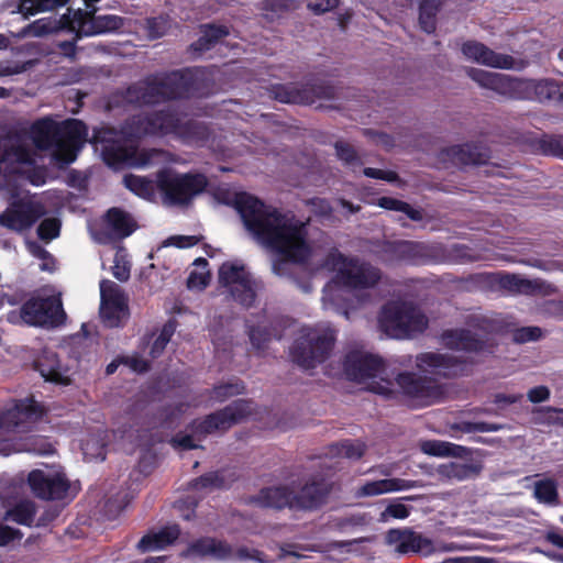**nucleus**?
<instances>
[{"label": "nucleus", "mask_w": 563, "mask_h": 563, "mask_svg": "<svg viewBox=\"0 0 563 563\" xmlns=\"http://www.w3.org/2000/svg\"><path fill=\"white\" fill-rule=\"evenodd\" d=\"M235 207L253 240L280 256L282 260L274 261L272 266L276 275L286 274L287 262L302 263L310 257L311 246L305 222L280 213L247 194L236 197Z\"/></svg>", "instance_id": "obj_1"}, {"label": "nucleus", "mask_w": 563, "mask_h": 563, "mask_svg": "<svg viewBox=\"0 0 563 563\" xmlns=\"http://www.w3.org/2000/svg\"><path fill=\"white\" fill-rule=\"evenodd\" d=\"M344 373L349 379L364 384L375 394L390 399L401 395L416 406L431 405L439 397L432 382L417 378L413 374L402 373L395 382L390 380L383 360L362 350L352 351L345 356Z\"/></svg>", "instance_id": "obj_2"}, {"label": "nucleus", "mask_w": 563, "mask_h": 563, "mask_svg": "<svg viewBox=\"0 0 563 563\" xmlns=\"http://www.w3.org/2000/svg\"><path fill=\"white\" fill-rule=\"evenodd\" d=\"M323 267L334 273L333 280L323 288V308L346 318L350 317L349 309H355L369 300V290L380 278L377 268L357 258L345 257L336 250L328 254Z\"/></svg>", "instance_id": "obj_3"}, {"label": "nucleus", "mask_w": 563, "mask_h": 563, "mask_svg": "<svg viewBox=\"0 0 563 563\" xmlns=\"http://www.w3.org/2000/svg\"><path fill=\"white\" fill-rule=\"evenodd\" d=\"M124 186L134 195L152 200L155 189L158 188L167 205H183L203 191L207 179L201 174H177L170 169L162 170L157 175L156 184L143 176L125 175Z\"/></svg>", "instance_id": "obj_4"}, {"label": "nucleus", "mask_w": 563, "mask_h": 563, "mask_svg": "<svg viewBox=\"0 0 563 563\" xmlns=\"http://www.w3.org/2000/svg\"><path fill=\"white\" fill-rule=\"evenodd\" d=\"M87 135L86 125L76 119L58 124L51 118H43L30 129V136L36 148L51 150L57 161L66 164L76 159Z\"/></svg>", "instance_id": "obj_5"}, {"label": "nucleus", "mask_w": 563, "mask_h": 563, "mask_svg": "<svg viewBox=\"0 0 563 563\" xmlns=\"http://www.w3.org/2000/svg\"><path fill=\"white\" fill-rule=\"evenodd\" d=\"M466 74L482 88L501 96L538 101L563 100V81L511 78L508 75L467 67Z\"/></svg>", "instance_id": "obj_6"}, {"label": "nucleus", "mask_w": 563, "mask_h": 563, "mask_svg": "<svg viewBox=\"0 0 563 563\" xmlns=\"http://www.w3.org/2000/svg\"><path fill=\"white\" fill-rule=\"evenodd\" d=\"M442 343L451 352H427L417 356L416 363L420 372L433 376H453L463 373L466 360L456 355L459 352L482 350L483 343L468 331L451 330L442 334Z\"/></svg>", "instance_id": "obj_7"}, {"label": "nucleus", "mask_w": 563, "mask_h": 563, "mask_svg": "<svg viewBox=\"0 0 563 563\" xmlns=\"http://www.w3.org/2000/svg\"><path fill=\"white\" fill-rule=\"evenodd\" d=\"M124 133L135 137L146 134H174L185 142L192 144L205 142L209 135L208 129L201 123L186 115L179 117L174 112L153 113L144 121H133L132 125Z\"/></svg>", "instance_id": "obj_8"}, {"label": "nucleus", "mask_w": 563, "mask_h": 563, "mask_svg": "<svg viewBox=\"0 0 563 563\" xmlns=\"http://www.w3.org/2000/svg\"><path fill=\"white\" fill-rule=\"evenodd\" d=\"M43 410L33 399L11 401L0 408V455H10L20 451H32L37 454H47L49 449H35L29 445H19L13 442L10 434L37 420Z\"/></svg>", "instance_id": "obj_9"}, {"label": "nucleus", "mask_w": 563, "mask_h": 563, "mask_svg": "<svg viewBox=\"0 0 563 563\" xmlns=\"http://www.w3.org/2000/svg\"><path fill=\"white\" fill-rule=\"evenodd\" d=\"M194 76L191 70L156 76L129 88L126 100L139 106L158 103L165 99L189 96Z\"/></svg>", "instance_id": "obj_10"}, {"label": "nucleus", "mask_w": 563, "mask_h": 563, "mask_svg": "<svg viewBox=\"0 0 563 563\" xmlns=\"http://www.w3.org/2000/svg\"><path fill=\"white\" fill-rule=\"evenodd\" d=\"M254 411V405L247 400H236L213 415L207 417L206 420L195 423L192 434H178L173 439V445L183 450H191L198 448L197 441L200 435L212 433L214 431H224L233 424L242 421L251 416Z\"/></svg>", "instance_id": "obj_11"}, {"label": "nucleus", "mask_w": 563, "mask_h": 563, "mask_svg": "<svg viewBox=\"0 0 563 563\" xmlns=\"http://www.w3.org/2000/svg\"><path fill=\"white\" fill-rule=\"evenodd\" d=\"M378 325L389 338L407 339L422 332L428 325V319L412 303L393 301L382 309Z\"/></svg>", "instance_id": "obj_12"}, {"label": "nucleus", "mask_w": 563, "mask_h": 563, "mask_svg": "<svg viewBox=\"0 0 563 563\" xmlns=\"http://www.w3.org/2000/svg\"><path fill=\"white\" fill-rule=\"evenodd\" d=\"M334 339V331L328 325L302 328L299 339L290 350L291 358L302 368H313L328 357Z\"/></svg>", "instance_id": "obj_13"}, {"label": "nucleus", "mask_w": 563, "mask_h": 563, "mask_svg": "<svg viewBox=\"0 0 563 563\" xmlns=\"http://www.w3.org/2000/svg\"><path fill=\"white\" fill-rule=\"evenodd\" d=\"M219 283L233 300L244 307L252 306L262 289V284L239 262H227L220 266Z\"/></svg>", "instance_id": "obj_14"}, {"label": "nucleus", "mask_w": 563, "mask_h": 563, "mask_svg": "<svg viewBox=\"0 0 563 563\" xmlns=\"http://www.w3.org/2000/svg\"><path fill=\"white\" fill-rule=\"evenodd\" d=\"M65 318L59 295L32 298L22 306L20 314L15 312L8 314L10 322L15 323L21 319L24 323L35 327H57L64 322Z\"/></svg>", "instance_id": "obj_15"}, {"label": "nucleus", "mask_w": 563, "mask_h": 563, "mask_svg": "<svg viewBox=\"0 0 563 563\" xmlns=\"http://www.w3.org/2000/svg\"><path fill=\"white\" fill-rule=\"evenodd\" d=\"M35 163V153L20 137L0 140V187L9 185L13 174H24Z\"/></svg>", "instance_id": "obj_16"}, {"label": "nucleus", "mask_w": 563, "mask_h": 563, "mask_svg": "<svg viewBox=\"0 0 563 563\" xmlns=\"http://www.w3.org/2000/svg\"><path fill=\"white\" fill-rule=\"evenodd\" d=\"M97 8L78 9L69 12V27L77 33V36H93L119 30L123 20L118 15H95Z\"/></svg>", "instance_id": "obj_17"}, {"label": "nucleus", "mask_w": 563, "mask_h": 563, "mask_svg": "<svg viewBox=\"0 0 563 563\" xmlns=\"http://www.w3.org/2000/svg\"><path fill=\"white\" fill-rule=\"evenodd\" d=\"M46 212L34 198H22L0 214V224L15 231L31 228Z\"/></svg>", "instance_id": "obj_18"}, {"label": "nucleus", "mask_w": 563, "mask_h": 563, "mask_svg": "<svg viewBox=\"0 0 563 563\" xmlns=\"http://www.w3.org/2000/svg\"><path fill=\"white\" fill-rule=\"evenodd\" d=\"M27 482L32 492L42 499H62L69 487L65 476L52 468L32 471Z\"/></svg>", "instance_id": "obj_19"}, {"label": "nucleus", "mask_w": 563, "mask_h": 563, "mask_svg": "<svg viewBox=\"0 0 563 563\" xmlns=\"http://www.w3.org/2000/svg\"><path fill=\"white\" fill-rule=\"evenodd\" d=\"M100 314L110 327H118L128 314V302L121 287L103 279L100 283Z\"/></svg>", "instance_id": "obj_20"}, {"label": "nucleus", "mask_w": 563, "mask_h": 563, "mask_svg": "<svg viewBox=\"0 0 563 563\" xmlns=\"http://www.w3.org/2000/svg\"><path fill=\"white\" fill-rule=\"evenodd\" d=\"M463 56L471 62L493 68H517L519 65L509 55L498 54L476 41H467L461 47Z\"/></svg>", "instance_id": "obj_21"}, {"label": "nucleus", "mask_w": 563, "mask_h": 563, "mask_svg": "<svg viewBox=\"0 0 563 563\" xmlns=\"http://www.w3.org/2000/svg\"><path fill=\"white\" fill-rule=\"evenodd\" d=\"M104 159L109 165L119 164L131 167H145L150 165L159 153L155 150L145 151L130 144L129 146L104 147Z\"/></svg>", "instance_id": "obj_22"}, {"label": "nucleus", "mask_w": 563, "mask_h": 563, "mask_svg": "<svg viewBox=\"0 0 563 563\" xmlns=\"http://www.w3.org/2000/svg\"><path fill=\"white\" fill-rule=\"evenodd\" d=\"M386 543L398 554L420 552L427 554L431 550V542L421 534L410 529H390L386 537Z\"/></svg>", "instance_id": "obj_23"}, {"label": "nucleus", "mask_w": 563, "mask_h": 563, "mask_svg": "<svg viewBox=\"0 0 563 563\" xmlns=\"http://www.w3.org/2000/svg\"><path fill=\"white\" fill-rule=\"evenodd\" d=\"M37 366L45 380L62 385L70 383V366L64 364L56 352L45 350L37 362Z\"/></svg>", "instance_id": "obj_24"}, {"label": "nucleus", "mask_w": 563, "mask_h": 563, "mask_svg": "<svg viewBox=\"0 0 563 563\" xmlns=\"http://www.w3.org/2000/svg\"><path fill=\"white\" fill-rule=\"evenodd\" d=\"M418 482L402 478H384L369 481L361 485L355 495L357 497H373L389 493L404 492L418 487Z\"/></svg>", "instance_id": "obj_25"}, {"label": "nucleus", "mask_w": 563, "mask_h": 563, "mask_svg": "<svg viewBox=\"0 0 563 563\" xmlns=\"http://www.w3.org/2000/svg\"><path fill=\"white\" fill-rule=\"evenodd\" d=\"M330 492V485L321 481L307 483L298 495H292L295 509H316L321 506Z\"/></svg>", "instance_id": "obj_26"}, {"label": "nucleus", "mask_w": 563, "mask_h": 563, "mask_svg": "<svg viewBox=\"0 0 563 563\" xmlns=\"http://www.w3.org/2000/svg\"><path fill=\"white\" fill-rule=\"evenodd\" d=\"M230 553V547L227 543L211 538H203L191 543L187 550L184 551L183 555L192 560L207 556L213 559H225Z\"/></svg>", "instance_id": "obj_27"}, {"label": "nucleus", "mask_w": 563, "mask_h": 563, "mask_svg": "<svg viewBox=\"0 0 563 563\" xmlns=\"http://www.w3.org/2000/svg\"><path fill=\"white\" fill-rule=\"evenodd\" d=\"M179 528L177 526L165 527L158 532L144 536L137 543V548L143 551L163 550L179 537Z\"/></svg>", "instance_id": "obj_28"}, {"label": "nucleus", "mask_w": 563, "mask_h": 563, "mask_svg": "<svg viewBox=\"0 0 563 563\" xmlns=\"http://www.w3.org/2000/svg\"><path fill=\"white\" fill-rule=\"evenodd\" d=\"M106 223L111 234L117 238H126L136 229V224L132 217L117 208H112L108 211Z\"/></svg>", "instance_id": "obj_29"}, {"label": "nucleus", "mask_w": 563, "mask_h": 563, "mask_svg": "<svg viewBox=\"0 0 563 563\" xmlns=\"http://www.w3.org/2000/svg\"><path fill=\"white\" fill-rule=\"evenodd\" d=\"M256 501L262 507L294 508L292 493L288 487H271L261 490Z\"/></svg>", "instance_id": "obj_30"}, {"label": "nucleus", "mask_w": 563, "mask_h": 563, "mask_svg": "<svg viewBox=\"0 0 563 563\" xmlns=\"http://www.w3.org/2000/svg\"><path fill=\"white\" fill-rule=\"evenodd\" d=\"M420 450L428 455L445 457L461 456L465 452V448L440 440H427L420 443Z\"/></svg>", "instance_id": "obj_31"}, {"label": "nucleus", "mask_w": 563, "mask_h": 563, "mask_svg": "<svg viewBox=\"0 0 563 563\" xmlns=\"http://www.w3.org/2000/svg\"><path fill=\"white\" fill-rule=\"evenodd\" d=\"M438 473L448 481L461 482L475 476L478 473V468L472 464L450 462L440 465Z\"/></svg>", "instance_id": "obj_32"}, {"label": "nucleus", "mask_w": 563, "mask_h": 563, "mask_svg": "<svg viewBox=\"0 0 563 563\" xmlns=\"http://www.w3.org/2000/svg\"><path fill=\"white\" fill-rule=\"evenodd\" d=\"M35 515L34 504L30 500H24L15 505L12 509L5 512L4 519L20 525L31 526Z\"/></svg>", "instance_id": "obj_33"}, {"label": "nucleus", "mask_w": 563, "mask_h": 563, "mask_svg": "<svg viewBox=\"0 0 563 563\" xmlns=\"http://www.w3.org/2000/svg\"><path fill=\"white\" fill-rule=\"evenodd\" d=\"M194 268L190 271L187 285L189 289L202 290L209 284L210 274L207 269V261L205 258H197L194 262Z\"/></svg>", "instance_id": "obj_34"}, {"label": "nucleus", "mask_w": 563, "mask_h": 563, "mask_svg": "<svg viewBox=\"0 0 563 563\" xmlns=\"http://www.w3.org/2000/svg\"><path fill=\"white\" fill-rule=\"evenodd\" d=\"M69 0H20L19 10L25 15L51 11L65 5Z\"/></svg>", "instance_id": "obj_35"}, {"label": "nucleus", "mask_w": 563, "mask_h": 563, "mask_svg": "<svg viewBox=\"0 0 563 563\" xmlns=\"http://www.w3.org/2000/svg\"><path fill=\"white\" fill-rule=\"evenodd\" d=\"M533 495L543 504H555L558 500V485L553 479L543 478L534 482Z\"/></svg>", "instance_id": "obj_36"}, {"label": "nucleus", "mask_w": 563, "mask_h": 563, "mask_svg": "<svg viewBox=\"0 0 563 563\" xmlns=\"http://www.w3.org/2000/svg\"><path fill=\"white\" fill-rule=\"evenodd\" d=\"M57 30V24L51 19H40L24 26L16 37H42Z\"/></svg>", "instance_id": "obj_37"}, {"label": "nucleus", "mask_w": 563, "mask_h": 563, "mask_svg": "<svg viewBox=\"0 0 563 563\" xmlns=\"http://www.w3.org/2000/svg\"><path fill=\"white\" fill-rule=\"evenodd\" d=\"M229 31L224 26L206 25L202 30V35L192 45L196 51H207L214 42L227 36Z\"/></svg>", "instance_id": "obj_38"}, {"label": "nucleus", "mask_w": 563, "mask_h": 563, "mask_svg": "<svg viewBox=\"0 0 563 563\" xmlns=\"http://www.w3.org/2000/svg\"><path fill=\"white\" fill-rule=\"evenodd\" d=\"M438 7L439 0H422L420 3L419 23L427 33H432L435 29Z\"/></svg>", "instance_id": "obj_39"}, {"label": "nucleus", "mask_w": 563, "mask_h": 563, "mask_svg": "<svg viewBox=\"0 0 563 563\" xmlns=\"http://www.w3.org/2000/svg\"><path fill=\"white\" fill-rule=\"evenodd\" d=\"M378 206L387 209V210H395L405 213L409 219L419 221L422 219L421 212L419 210L413 209L410 205L407 202H404L401 200L389 198V197H383L378 199Z\"/></svg>", "instance_id": "obj_40"}, {"label": "nucleus", "mask_w": 563, "mask_h": 563, "mask_svg": "<svg viewBox=\"0 0 563 563\" xmlns=\"http://www.w3.org/2000/svg\"><path fill=\"white\" fill-rule=\"evenodd\" d=\"M85 457L89 461L104 460V441L100 435H92L81 444Z\"/></svg>", "instance_id": "obj_41"}, {"label": "nucleus", "mask_w": 563, "mask_h": 563, "mask_svg": "<svg viewBox=\"0 0 563 563\" xmlns=\"http://www.w3.org/2000/svg\"><path fill=\"white\" fill-rule=\"evenodd\" d=\"M333 454L350 460H357L364 454L365 446L361 441H343L332 448Z\"/></svg>", "instance_id": "obj_42"}, {"label": "nucleus", "mask_w": 563, "mask_h": 563, "mask_svg": "<svg viewBox=\"0 0 563 563\" xmlns=\"http://www.w3.org/2000/svg\"><path fill=\"white\" fill-rule=\"evenodd\" d=\"M176 331V323L175 321H168L165 323L153 342L152 349H151V355L153 357H157L161 355V353L165 350L167 343L170 341V338Z\"/></svg>", "instance_id": "obj_43"}, {"label": "nucleus", "mask_w": 563, "mask_h": 563, "mask_svg": "<svg viewBox=\"0 0 563 563\" xmlns=\"http://www.w3.org/2000/svg\"><path fill=\"white\" fill-rule=\"evenodd\" d=\"M111 271L113 276L120 282H126L130 278L131 265L124 250L115 252Z\"/></svg>", "instance_id": "obj_44"}, {"label": "nucleus", "mask_w": 563, "mask_h": 563, "mask_svg": "<svg viewBox=\"0 0 563 563\" xmlns=\"http://www.w3.org/2000/svg\"><path fill=\"white\" fill-rule=\"evenodd\" d=\"M301 0H264L263 10L267 18H274L298 5Z\"/></svg>", "instance_id": "obj_45"}, {"label": "nucleus", "mask_w": 563, "mask_h": 563, "mask_svg": "<svg viewBox=\"0 0 563 563\" xmlns=\"http://www.w3.org/2000/svg\"><path fill=\"white\" fill-rule=\"evenodd\" d=\"M409 508L401 503H390L379 515V522H388L390 519H406L409 516Z\"/></svg>", "instance_id": "obj_46"}, {"label": "nucleus", "mask_w": 563, "mask_h": 563, "mask_svg": "<svg viewBox=\"0 0 563 563\" xmlns=\"http://www.w3.org/2000/svg\"><path fill=\"white\" fill-rule=\"evenodd\" d=\"M244 390V386L240 382L227 383L217 386L213 389L212 397L218 401H223L228 397L239 395Z\"/></svg>", "instance_id": "obj_47"}, {"label": "nucleus", "mask_w": 563, "mask_h": 563, "mask_svg": "<svg viewBox=\"0 0 563 563\" xmlns=\"http://www.w3.org/2000/svg\"><path fill=\"white\" fill-rule=\"evenodd\" d=\"M60 223L57 219H45L37 228L40 239L52 241L59 235Z\"/></svg>", "instance_id": "obj_48"}, {"label": "nucleus", "mask_w": 563, "mask_h": 563, "mask_svg": "<svg viewBox=\"0 0 563 563\" xmlns=\"http://www.w3.org/2000/svg\"><path fill=\"white\" fill-rule=\"evenodd\" d=\"M284 92H279L277 95V98L282 102L286 103H312L314 100L313 98L309 97L306 92H300L295 88L285 89L283 88Z\"/></svg>", "instance_id": "obj_49"}, {"label": "nucleus", "mask_w": 563, "mask_h": 563, "mask_svg": "<svg viewBox=\"0 0 563 563\" xmlns=\"http://www.w3.org/2000/svg\"><path fill=\"white\" fill-rule=\"evenodd\" d=\"M335 150L338 157L346 165L351 166L352 168L361 165L354 150L350 145L340 142L336 143Z\"/></svg>", "instance_id": "obj_50"}, {"label": "nucleus", "mask_w": 563, "mask_h": 563, "mask_svg": "<svg viewBox=\"0 0 563 563\" xmlns=\"http://www.w3.org/2000/svg\"><path fill=\"white\" fill-rule=\"evenodd\" d=\"M272 338V334L267 331L266 325H260L256 329L250 330V340L252 345L257 349H264L266 342Z\"/></svg>", "instance_id": "obj_51"}, {"label": "nucleus", "mask_w": 563, "mask_h": 563, "mask_svg": "<svg viewBox=\"0 0 563 563\" xmlns=\"http://www.w3.org/2000/svg\"><path fill=\"white\" fill-rule=\"evenodd\" d=\"M199 239L196 235H174L168 238L165 242V246H176L178 249H186L194 246L198 243Z\"/></svg>", "instance_id": "obj_52"}, {"label": "nucleus", "mask_w": 563, "mask_h": 563, "mask_svg": "<svg viewBox=\"0 0 563 563\" xmlns=\"http://www.w3.org/2000/svg\"><path fill=\"white\" fill-rule=\"evenodd\" d=\"M221 486H223V481L218 473L206 474L194 482V487L196 489Z\"/></svg>", "instance_id": "obj_53"}, {"label": "nucleus", "mask_w": 563, "mask_h": 563, "mask_svg": "<svg viewBox=\"0 0 563 563\" xmlns=\"http://www.w3.org/2000/svg\"><path fill=\"white\" fill-rule=\"evenodd\" d=\"M542 332L541 329L538 327H527L519 329L515 333V341L525 343L529 341H536L541 336Z\"/></svg>", "instance_id": "obj_54"}, {"label": "nucleus", "mask_w": 563, "mask_h": 563, "mask_svg": "<svg viewBox=\"0 0 563 563\" xmlns=\"http://www.w3.org/2000/svg\"><path fill=\"white\" fill-rule=\"evenodd\" d=\"M338 4L339 0H310L308 2V8L314 13H324L336 8Z\"/></svg>", "instance_id": "obj_55"}, {"label": "nucleus", "mask_w": 563, "mask_h": 563, "mask_svg": "<svg viewBox=\"0 0 563 563\" xmlns=\"http://www.w3.org/2000/svg\"><path fill=\"white\" fill-rule=\"evenodd\" d=\"M527 396L531 402L538 404L549 399L550 390L545 386H537L531 388Z\"/></svg>", "instance_id": "obj_56"}, {"label": "nucleus", "mask_w": 563, "mask_h": 563, "mask_svg": "<svg viewBox=\"0 0 563 563\" xmlns=\"http://www.w3.org/2000/svg\"><path fill=\"white\" fill-rule=\"evenodd\" d=\"M20 539L21 534L18 530L0 523V545H7L10 542Z\"/></svg>", "instance_id": "obj_57"}, {"label": "nucleus", "mask_w": 563, "mask_h": 563, "mask_svg": "<svg viewBox=\"0 0 563 563\" xmlns=\"http://www.w3.org/2000/svg\"><path fill=\"white\" fill-rule=\"evenodd\" d=\"M455 154L459 156L457 159L463 164H481L483 162L479 157H475L471 153L470 145L459 147Z\"/></svg>", "instance_id": "obj_58"}, {"label": "nucleus", "mask_w": 563, "mask_h": 563, "mask_svg": "<svg viewBox=\"0 0 563 563\" xmlns=\"http://www.w3.org/2000/svg\"><path fill=\"white\" fill-rule=\"evenodd\" d=\"M124 364L128 365L133 372L143 373L148 369V364L145 360L139 356H130L123 360Z\"/></svg>", "instance_id": "obj_59"}, {"label": "nucleus", "mask_w": 563, "mask_h": 563, "mask_svg": "<svg viewBox=\"0 0 563 563\" xmlns=\"http://www.w3.org/2000/svg\"><path fill=\"white\" fill-rule=\"evenodd\" d=\"M364 175L371 178L385 179L387 181H394L396 174L394 172L382 170L377 168H364Z\"/></svg>", "instance_id": "obj_60"}, {"label": "nucleus", "mask_w": 563, "mask_h": 563, "mask_svg": "<svg viewBox=\"0 0 563 563\" xmlns=\"http://www.w3.org/2000/svg\"><path fill=\"white\" fill-rule=\"evenodd\" d=\"M310 203H311L312 210L316 214L327 217V216H330L332 212V208H331L329 201H327L324 199L316 198V199H312L310 201Z\"/></svg>", "instance_id": "obj_61"}, {"label": "nucleus", "mask_w": 563, "mask_h": 563, "mask_svg": "<svg viewBox=\"0 0 563 563\" xmlns=\"http://www.w3.org/2000/svg\"><path fill=\"white\" fill-rule=\"evenodd\" d=\"M24 70V67L18 63L12 62H0V77L11 76L20 74Z\"/></svg>", "instance_id": "obj_62"}, {"label": "nucleus", "mask_w": 563, "mask_h": 563, "mask_svg": "<svg viewBox=\"0 0 563 563\" xmlns=\"http://www.w3.org/2000/svg\"><path fill=\"white\" fill-rule=\"evenodd\" d=\"M415 244L408 241H400L395 244L396 251L400 254L401 258H407L413 251Z\"/></svg>", "instance_id": "obj_63"}, {"label": "nucleus", "mask_w": 563, "mask_h": 563, "mask_svg": "<svg viewBox=\"0 0 563 563\" xmlns=\"http://www.w3.org/2000/svg\"><path fill=\"white\" fill-rule=\"evenodd\" d=\"M163 23L164 21L162 18L148 20L147 24L153 37H159L164 34V30L161 29V24Z\"/></svg>", "instance_id": "obj_64"}]
</instances>
